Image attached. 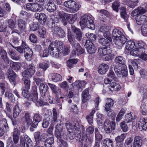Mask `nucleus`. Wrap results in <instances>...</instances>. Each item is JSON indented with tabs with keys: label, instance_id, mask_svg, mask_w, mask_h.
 Wrapping results in <instances>:
<instances>
[{
	"label": "nucleus",
	"instance_id": "nucleus-1",
	"mask_svg": "<svg viewBox=\"0 0 147 147\" xmlns=\"http://www.w3.org/2000/svg\"><path fill=\"white\" fill-rule=\"evenodd\" d=\"M115 61L117 66H118L114 69L116 74L119 76H122L123 77H127L128 72L125 65V59L122 56H119L115 58Z\"/></svg>",
	"mask_w": 147,
	"mask_h": 147
},
{
	"label": "nucleus",
	"instance_id": "nucleus-2",
	"mask_svg": "<svg viewBox=\"0 0 147 147\" xmlns=\"http://www.w3.org/2000/svg\"><path fill=\"white\" fill-rule=\"evenodd\" d=\"M63 42L61 41L53 42L49 47L50 54L55 58L58 57L60 53H61V49L62 48Z\"/></svg>",
	"mask_w": 147,
	"mask_h": 147
},
{
	"label": "nucleus",
	"instance_id": "nucleus-3",
	"mask_svg": "<svg viewBox=\"0 0 147 147\" xmlns=\"http://www.w3.org/2000/svg\"><path fill=\"white\" fill-rule=\"evenodd\" d=\"M80 24L81 27L83 28L87 26L92 30H94L95 28L92 18L87 15H83L81 17Z\"/></svg>",
	"mask_w": 147,
	"mask_h": 147
},
{
	"label": "nucleus",
	"instance_id": "nucleus-4",
	"mask_svg": "<svg viewBox=\"0 0 147 147\" xmlns=\"http://www.w3.org/2000/svg\"><path fill=\"white\" fill-rule=\"evenodd\" d=\"M63 6L67 8V12L73 13L77 12L80 6L75 1L73 0H68L64 2Z\"/></svg>",
	"mask_w": 147,
	"mask_h": 147
},
{
	"label": "nucleus",
	"instance_id": "nucleus-5",
	"mask_svg": "<svg viewBox=\"0 0 147 147\" xmlns=\"http://www.w3.org/2000/svg\"><path fill=\"white\" fill-rule=\"evenodd\" d=\"M144 43L142 42H138L135 45V48L130 52L131 55L134 56L140 55L143 53L145 52Z\"/></svg>",
	"mask_w": 147,
	"mask_h": 147
},
{
	"label": "nucleus",
	"instance_id": "nucleus-6",
	"mask_svg": "<svg viewBox=\"0 0 147 147\" xmlns=\"http://www.w3.org/2000/svg\"><path fill=\"white\" fill-rule=\"evenodd\" d=\"M55 128V134L57 138H63L65 139L67 138L68 133L65 130L63 131V126L61 124H57Z\"/></svg>",
	"mask_w": 147,
	"mask_h": 147
},
{
	"label": "nucleus",
	"instance_id": "nucleus-7",
	"mask_svg": "<svg viewBox=\"0 0 147 147\" xmlns=\"http://www.w3.org/2000/svg\"><path fill=\"white\" fill-rule=\"evenodd\" d=\"M34 135L36 144L40 146L43 145L46 141V138L48 136L47 134L46 133H43L40 135L39 132L35 133Z\"/></svg>",
	"mask_w": 147,
	"mask_h": 147
},
{
	"label": "nucleus",
	"instance_id": "nucleus-8",
	"mask_svg": "<svg viewBox=\"0 0 147 147\" xmlns=\"http://www.w3.org/2000/svg\"><path fill=\"white\" fill-rule=\"evenodd\" d=\"M20 144L18 147H30L32 146V142L30 138L27 135H23L20 138Z\"/></svg>",
	"mask_w": 147,
	"mask_h": 147
},
{
	"label": "nucleus",
	"instance_id": "nucleus-9",
	"mask_svg": "<svg viewBox=\"0 0 147 147\" xmlns=\"http://www.w3.org/2000/svg\"><path fill=\"white\" fill-rule=\"evenodd\" d=\"M65 126L67 131L69 133L72 132L76 133L75 131H80V126L77 122L73 125L70 122H67L65 123Z\"/></svg>",
	"mask_w": 147,
	"mask_h": 147
},
{
	"label": "nucleus",
	"instance_id": "nucleus-10",
	"mask_svg": "<svg viewBox=\"0 0 147 147\" xmlns=\"http://www.w3.org/2000/svg\"><path fill=\"white\" fill-rule=\"evenodd\" d=\"M74 50L72 51L70 56V58L71 57L75 56L76 55H79L82 54L84 53V50L82 49L80 46V44L76 43L74 46H72Z\"/></svg>",
	"mask_w": 147,
	"mask_h": 147
},
{
	"label": "nucleus",
	"instance_id": "nucleus-11",
	"mask_svg": "<svg viewBox=\"0 0 147 147\" xmlns=\"http://www.w3.org/2000/svg\"><path fill=\"white\" fill-rule=\"evenodd\" d=\"M115 124L114 122L111 123L108 120H106L104 123V128L107 133H110L112 130L115 129Z\"/></svg>",
	"mask_w": 147,
	"mask_h": 147
},
{
	"label": "nucleus",
	"instance_id": "nucleus-12",
	"mask_svg": "<svg viewBox=\"0 0 147 147\" xmlns=\"http://www.w3.org/2000/svg\"><path fill=\"white\" fill-rule=\"evenodd\" d=\"M111 47L103 46L98 49V54L100 56L102 57L111 53Z\"/></svg>",
	"mask_w": 147,
	"mask_h": 147
},
{
	"label": "nucleus",
	"instance_id": "nucleus-13",
	"mask_svg": "<svg viewBox=\"0 0 147 147\" xmlns=\"http://www.w3.org/2000/svg\"><path fill=\"white\" fill-rule=\"evenodd\" d=\"M85 47L86 48L87 52L90 54L94 53L97 49L92 42L89 40H86Z\"/></svg>",
	"mask_w": 147,
	"mask_h": 147
},
{
	"label": "nucleus",
	"instance_id": "nucleus-14",
	"mask_svg": "<svg viewBox=\"0 0 147 147\" xmlns=\"http://www.w3.org/2000/svg\"><path fill=\"white\" fill-rule=\"evenodd\" d=\"M139 129L140 130H144L146 131L147 130V119H146L144 118L140 119L138 123ZM137 124H134L133 122H132V125H135Z\"/></svg>",
	"mask_w": 147,
	"mask_h": 147
},
{
	"label": "nucleus",
	"instance_id": "nucleus-15",
	"mask_svg": "<svg viewBox=\"0 0 147 147\" xmlns=\"http://www.w3.org/2000/svg\"><path fill=\"white\" fill-rule=\"evenodd\" d=\"M105 38H101L99 40V42L101 45H104V46L111 47V42L112 40L110 36L109 37H104Z\"/></svg>",
	"mask_w": 147,
	"mask_h": 147
},
{
	"label": "nucleus",
	"instance_id": "nucleus-16",
	"mask_svg": "<svg viewBox=\"0 0 147 147\" xmlns=\"http://www.w3.org/2000/svg\"><path fill=\"white\" fill-rule=\"evenodd\" d=\"M127 39L123 34L120 35L115 40H113L115 44L120 47H121L127 41Z\"/></svg>",
	"mask_w": 147,
	"mask_h": 147
},
{
	"label": "nucleus",
	"instance_id": "nucleus-17",
	"mask_svg": "<svg viewBox=\"0 0 147 147\" xmlns=\"http://www.w3.org/2000/svg\"><path fill=\"white\" fill-rule=\"evenodd\" d=\"M71 28L73 31L74 36L76 39L78 41L81 40L82 37V33L80 29L76 28L74 25H71Z\"/></svg>",
	"mask_w": 147,
	"mask_h": 147
},
{
	"label": "nucleus",
	"instance_id": "nucleus-18",
	"mask_svg": "<svg viewBox=\"0 0 147 147\" xmlns=\"http://www.w3.org/2000/svg\"><path fill=\"white\" fill-rule=\"evenodd\" d=\"M53 33L57 34L60 38H63L66 35L65 31L61 28L55 26L52 29Z\"/></svg>",
	"mask_w": 147,
	"mask_h": 147
},
{
	"label": "nucleus",
	"instance_id": "nucleus-19",
	"mask_svg": "<svg viewBox=\"0 0 147 147\" xmlns=\"http://www.w3.org/2000/svg\"><path fill=\"white\" fill-rule=\"evenodd\" d=\"M49 77L50 79L54 82H59L62 80V76L56 73H51L49 74Z\"/></svg>",
	"mask_w": 147,
	"mask_h": 147
},
{
	"label": "nucleus",
	"instance_id": "nucleus-20",
	"mask_svg": "<svg viewBox=\"0 0 147 147\" xmlns=\"http://www.w3.org/2000/svg\"><path fill=\"white\" fill-rule=\"evenodd\" d=\"M47 4L45 5V7L47 10L50 12H53L56 9V5L51 0H47Z\"/></svg>",
	"mask_w": 147,
	"mask_h": 147
},
{
	"label": "nucleus",
	"instance_id": "nucleus-21",
	"mask_svg": "<svg viewBox=\"0 0 147 147\" xmlns=\"http://www.w3.org/2000/svg\"><path fill=\"white\" fill-rule=\"evenodd\" d=\"M20 131L17 128H15L12 133V137L13 143L17 144L19 141Z\"/></svg>",
	"mask_w": 147,
	"mask_h": 147
},
{
	"label": "nucleus",
	"instance_id": "nucleus-22",
	"mask_svg": "<svg viewBox=\"0 0 147 147\" xmlns=\"http://www.w3.org/2000/svg\"><path fill=\"white\" fill-rule=\"evenodd\" d=\"M100 32L103 34L104 37H109L110 36V28L108 26H103L100 27Z\"/></svg>",
	"mask_w": 147,
	"mask_h": 147
},
{
	"label": "nucleus",
	"instance_id": "nucleus-23",
	"mask_svg": "<svg viewBox=\"0 0 147 147\" xmlns=\"http://www.w3.org/2000/svg\"><path fill=\"white\" fill-rule=\"evenodd\" d=\"M109 68L108 65L106 64L102 63L98 67V72L102 75L105 74Z\"/></svg>",
	"mask_w": 147,
	"mask_h": 147
},
{
	"label": "nucleus",
	"instance_id": "nucleus-24",
	"mask_svg": "<svg viewBox=\"0 0 147 147\" xmlns=\"http://www.w3.org/2000/svg\"><path fill=\"white\" fill-rule=\"evenodd\" d=\"M4 24H5L7 26H8L9 28H10L11 30H13L16 28V22L11 19L6 20L4 22Z\"/></svg>",
	"mask_w": 147,
	"mask_h": 147
},
{
	"label": "nucleus",
	"instance_id": "nucleus-25",
	"mask_svg": "<svg viewBox=\"0 0 147 147\" xmlns=\"http://www.w3.org/2000/svg\"><path fill=\"white\" fill-rule=\"evenodd\" d=\"M27 24L26 22L23 19H20L18 21V27L21 31L26 30Z\"/></svg>",
	"mask_w": 147,
	"mask_h": 147
},
{
	"label": "nucleus",
	"instance_id": "nucleus-26",
	"mask_svg": "<svg viewBox=\"0 0 147 147\" xmlns=\"http://www.w3.org/2000/svg\"><path fill=\"white\" fill-rule=\"evenodd\" d=\"M48 87L46 84L40 83L39 89L41 95L44 97L48 90Z\"/></svg>",
	"mask_w": 147,
	"mask_h": 147
},
{
	"label": "nucleus",
	"instance_id": "nucleus-27",
	"mask_svg": "<svg viewBox=\"0 0 147 147\" xmlns=\"http://www.w3.org/2000/svg\"><path fill=\"white\" fill-rule=\"evenodd\" d=\"M110 88L109 89L111 91H116L119 90L120 88V85L117 84L114 81L112 80L109 84Z\"/></svg>",
	"mask_w": 147,
	"mask_h": 147
},
{
	"label": "nucleus",
	"instance_id": "nucleus-28",
	"mask_svg": "<svg viewBox=\"0 0 147 147\" xmlns=\"http://www.w3.org/2000/svg\"><path fill=\"white\" fill-rule=\"evenodd\" d=\"M136 22L138 24L147 22V16L145 15L139 16L136 18Z\"/></svg>",
	"mask_w": 147,
	"mask_h": 147
},
{
	"label": "nucleus",
	"instance_id": "nucleus-29",
	"mask_svg": "<svg viewBox=\"0 0 147 147\" xmlns=\"http://www.w3.org/2000/svg\"><path fill=\"white\" fill-rule=\"evenodd\" d=\"M48 84L51 89L52 92L56 95L58 96L60 94L61 92V90L57 87L55 85L48 83Z\"/></svg>",
	"mask_w": 147,
	"mask_h": 147
},
{
	"label": "nucleus",
	"instance_id": "nucleus-30",
	"mask_svg": "<svg viewBox=\"0 0 147 147\" xmlns=\"http://www.w3.org/2000/svg\"><path fill=\"white\" fill-rule=\"evenodd\" d=\"M142 141L140 137L139 136H136L134 139L133 147H141Z\"/></svg>",
	"mask_w": 147,
	"mask_h": 147
},
{
	"label": "nucleus",
	"instance_id": "nucleus-31",
	"mask_svg": "<svg viewBox=\"0 0 147 147\" xmlns=\"http://www.w3.org/2000/svg\"><path fill=\"white\" fill-rule=\"evenodd\" d=\"M77 18L76 14L70 15L68 14L66 16V18L69 22L72 24L74 23L77 20Z\"/></svg>",
	"mask_w": 147,
	"mask_h": 147
},
{
	"label": "nucleus",
	"instance_id": "nucleus-32",
	"mask_svg": "<svg viewBox=\"0 0 147 147\" xmlns=\"http://www.w3.org/2000/svg\"><path fill=\"white\" fill-rule=\"evenodd\" d=\"M0 55L5 62L7 64H8L9 62V61L7 57L6 51L3 49H1L0 50Z\"/></svg>",
	"mask_w": 147,
	"mask_h": 147
},
{
	"label": "nucleus",
	"instance_id": "nucleus-33",
	"mask_svg": "<svg viewBox=\"0 0 147 147\" xmlns=\"http://www.w3.org/2000/svg\"><path fill=\"white\" fill-rule=\"evenodd\" d=\"M22 109L18 105H16L13 109V116L14 118H16L20 113Z\"/></svg>",
	"mask_w": 147,
	"mask_h": 147
},
{
	"label": "nucleus",
	"instance_id": "nucleus-34",
	"mask_svg": "<svg viewBox=\"0 0 147 147\" xmlns=\"http://www.w3.org/2000/svg\"><path fill=\"white\" fill-rule=\"evenodd\" d=\"M9 54L12 59L15 60H18L20 58V56L18 54L15 53L12 49H10Z\"/></svg>",
	"mask_w": 147,
	"mask_h": 147
},
{
	"label": "nucleus",
	"instance_id": "nucleus-35",
	"mask_svg": "<svg viewBox=\"0 0 147 147\" xmlns=\"http://www.w3.org/2000/svg\"><path fill=\"white\" fill-rule=\"evenodd\" d=\"M89 98L88 89H85L82 93V101L83 102H87Z\"/></svg>",
	"mask_w": 147,
	"mask_h": 147
},
{
	"label": "nucleus",
	"instance_id": "nucleus-36",
	"mask_svg": "<svg viewBox=\"0 0 147 147\" xmlns=\"http://www.w3.org/2000/svg\"><path fill=\"white\" fill-rule=\"evenodd\" d=\"M113 141L109 138H106L104 141L102 147H113Z\"/></svg>",
	"mask_w": 147,
	"mask_h": 147
},
{
	"label": "nucleus",
	"instance_id": "nucleus-37",
	"mask_svg": "<svg viewBox=\"0 0 147 147\" xmlns=\"http://www.w3.org/2000/svg\"><path fill=\"white\" fill-rule=\"evenodd\" d=\"M123 33L117 29H114L112 31V35L113 40L119 37L120 35L123 34Z\"/></svg>",
	"mask_w": 147,
	"mask_h": 147
},
{
	"label": "nucleus",
	"instance_id": "nucleus-38",
	"mask_svg": "<svg viewBox=\"0 0 147 147\" xmlns=\"http://www.w3.org/2000/svg\"><path fill=\"white\" fill-rule=\"evenodd\" d=\"M35 73V71L33 70L31 71L29 68L25 70L22 73V76L23 77H26L29 78L31 77L32 75H33Z\"/></svg>",
	"mask_w": 147,
	"mask_h": 147
},
{
	"label": "nucleus",
	"instance_id": "nucleus-39",
	"mask_svg": "<svg viewBox=\"0 0 147 147\" xmlns=\"http://www.w3.org/2000/svg\"><path fill=\"white\" fill-rule=\"evenodd\" d=\"M109 15V13L106 10L103 9L100 10L98 14V17L100 20H104Z\"/></svg>",
	"mask_w": 147,
	"mask_h": 147
},
{
	"label": "nucleus",
	"instance_id": "nucleus-40",
	"mask_svg": "<svg viewBox=\"0 0 147 147\" xmlns=\"http://www.w3.org/2000/svg\"><path fill=\"white\" fill-rule=\"evenodd\" d=\"M16 77V74L13 71H10L8 72V78L11 82H14Z\"/></svg>",
	"mask_w": 147,
	"mask_h": 147
},
{
	"label": "nucleus",
	"instance_id": "nucleus-41",
	"mask_svg": "<svg viewBox=\"0 0 147 147\" xmlns=\"http://www.w3.org/2000/svg\"><path fill=\"white\" fill-rule=\"evenodd\" d=\"M86 84V82L84 80L76 81L75 83V86L78 89L84 87Z\"/></svg>",
	"mask_w": 147,
	"mask_h": 147
},
{
	"label": "nucleus",
	"instance_id": "nucleus-42",
	"mask_svg": "<svg viewBox=\"0 0 147 147\" xmlns=\"http://www.w3.org/2000/svg\"><path fill=\"white\" fill-rule=\"evenodd\" d=\"M67 36L68 40L71 45L72 46H74L76 44V41L74 35L68 32Z\"/></svg>",
	"mask_w": 147,
	"mask_h": 147
},
{
	"label": "nucleus",
	"instance_id": "nucleus-43",
	"mask_svg": "<svg viewBox=\"0 0 147 147\" xmlns=\"http://www.w3.org/2000/svg\"><path fill=\"white\" fill-rule=\"evenodd\" d=\"M120 12L121 17L125 20V22H127L128 16L126 12L125 8L124 7L121 8Z\"/></svg>",
	"mask_w": 147,
	"mask_h": 147
},
{
	"label": "nucleus",
	"instance_id": "nucleus-44",
	"mask_svg": "<svg viewBox=\"0 0 147 147\" xmlns=\"http://www.w3.org/2000/svg\"><path fill=\"white\" fill-rule=\"evenodd\" d=\"M135 45V42L134 41L129 40H128L126 44L125 48L127 50L132 49Z\"/></svg>",
	"mask_w": 147,
	"mask_h": 147
},
{
	"label": "nucleus",
	"instance_id": "nucleus-45",
	"mask_svg": "<svg viewBox=\"0 0 147 147\" xmlns=\"http://www.w3.org/2000/svg\"><path fill=\"white\" fill-rule=\"evenodd\" d=\"M142 106L144 109H147V92H145L144 94V98L141 102L140 107Z\"/></svg>",
	"mask_w": 147,
	"mask_h": 147
},
{
	"label": "nucleus",
	"instance_id": "nucleus-46",
	"mask_svg": "<svg viewBox=\"0 0 147 147\" xmlns=\"http://www.w3.org/2000/svg\"><path fill=\"white\" fill-rule=\"evenodd\" d=\"M95 111L94 110H92L90 114L87 116V119L90 124H92L93 122V117Z\"/></svg>",
	"mask_w": 147,
	"mask_h": 147
},
{
	"label": "nucleus",
	"instance_id": "nucleus-47",
	"mask_svg": "<svg viewBox=\"0 0 147 147\" xmlns=\"http://www.w3.org/2000/svg\"><path fill=\"white\" fill-rule=\"evenodd\" d=\"M86 36L88 39L87 40H89L92 42L95 41L96 39V35L93 33L88 32L86 34Z\"/></svg>",
	"mask_w": 147,
	"mask_h": 147
},
{
	"label": "nucleus",
	"instance_id": "nucleus-48",
	"mask_svg": "<svg viewBox=\"0 0 147 147\" xmlns=\"http://www.w3.org/2000/svg\"><path fill=\"white\" fill-rule=\"evenodd\" d=\"M142 24L143 25L141 29L142 34L144 36H147V22L139 25Z\"/></svg>",
	"mask_w": 147,
	"mask_h": 147
},
{
	"label": "nucleus",
	"instance_id": "nucleus-49",
	"mask_svg": "<svg viewBox=\"0 0 147 147\" xmlns=\"http://www.w3.org/2000/svg\"><path fill=\"white\" fill-rule=\"evenodd\" d=\"M4 127L7 131L9 130V127L6 120L5 119H3L0 121V127L2 128Z\"/></svg>",
	"mask_w": 147,
	"mask_h": 147
},
{
	"label": "nucleus",
	"instance_id": "nucleus-50",
	"mask_svg": "<svg viewBox=\"0 0 147 147\" xmlns=\"http://www.w3.org/2000/svg\"><path fill=\"white\" fill-rule=\"evenodd\" d=\"M127 134H122L120 136L116 137L115 138V140L117 144L121 143L124 140Z\"/></svg>",
	"mask_w": 147,
	"mask_h": 147
},
{
	"label": "nucleus",
	"instance_id": "nucleus-51",
	"mask_svg": "<svg viewBox=\"0 0 147 147\" xmlns=\"http://www.w3.org/2000/svg\"><path fill=\"white\" fill-rule=\"evenodd\" d=\"M70 110L71 112L77 114L78 112V109L77 105L76 104H70L69 105Z\"/></svg>",
	"mask_w": 147,
	"mask_h": 147
},
{
	"label": "nucleus",
	"instance_id": "nucleus-52",
	"mask_svg": "<svg viewBox=\"0 0 147 147\" xmlns=\"http://www.w3.org/2000/svg\"><path fill=\"white\" fill-rule=\"evenodd\" d=\"M39 3H34L33 7V11L34 12H40L42 11L43 8L41 5H39Z\"/></svg>",
	"mask_w": 147,
	"mask_h": 147
},
{
	"label": "nucleus",
	"instance_id": "nucleus-53",
	"mask_svg": "<svg viewBox=\"0 0 147 147\" xmlns=\"http://www.w3.org/2000/svg\"><path fill=\"white\" fill-rule=\"evenodd\" d=\"M120 6V3L119 0H116L112 4V7L113 10L116 12L118 11V7Z\"/></svg>",
	"mask_w": 147,
	"mask_h": 147
},
{
	"label": "nucleus",
	"instance_id": "nucleus-54",
	"mask_svg": "<svg viewBox=\"0 0 147 147\" xmlns=\"http://www.w3.org/2000/svg\"><path fill=\"white\" fill-rule=\"evenodd\" d=\"M39 24L38 22H33L30 25V29L31 30L35 31L38 29Z\"/></svg>",
	"mask_w": 147,
	"mask_h": 147
},
{
	"label": "nucleus",
	"instance_id": "nucleus-55",
	"mask_svg": "<svg viewBox=\"0 0 147 147\" xmlns=\"http://www.w3.org/2000/svg\"><path fill=\"white\" fill-rule=\"evenodd\" d=\"M128 6L131 8H134L136 6L139 2V0H129Z\"/></svg>",
	"mask_w": 147,
	"mask_h": 147
},
{
	"label": "nucleus",
	"instance_id": "nucleus-56",
	"mask_svg": "<svg viewBox=\"0 0 147 147\" xmlns=\"http://www.w3.org/2000/svg\"><path fill=\"white\" fill-rule=\"evenodd\" d=\"M96 140L97 141H100L102 138V136L98 131V129L96 128L95 131Z\"/></svg>",
	"mask_w": 147,
	"mask_h": 147
},
{
	"label": "nucleus",
	"instance_id": "nucleus-57",
	"mask_svg": "<svg viewBox=\"0 0 147 147\" xmlns=\"http://www.w3.org/2000/svg\"><path fill=\"white\" fill-rule=\"evenodd\" d=\"M61 53L65 55H67L70 52V49L68 47L66 46H65L63 48V45H62V48L61 49Z\"/></svg>",
	"mask_w": 147,
	"mask_h": 147
},
{
	"label": "nucleus",
	"instance_id": "nucleus-58",
	"mask_svg": "<svg viewBox=\"0 0 147 147\" xmlns=\"http://www.w3.org/2000/svg\"><path fill=\"white\" fill-rule=\"evenodd\" d=\"M59 86L65 90H67L69 88V85L66 81H64L59 84Z\"/></svg>",
	"mask_w": 147,
	"mask_h": 147
},
{
	"label": "nucleus",
	"instance_id": "nucleus-59",
	"mask_svg": "<svg viewBox=\"0 0 147 147\" xmlns=\"http://www.w3.org/2000/svg\"><path fill=\"white\" fill-rule=\"evenodd\" d=\"M22 80L24 81L26 89H29L30 86V81L28 79V78L24 77L22 78Z\"/></svg>",
	"mask_w": 147,
	"mask_h": 147
},
{
	"label": "nucleus",
	"instance_id": "nucleus-60",
	"mask_svg": "<svg viewBox=\"0 0 147 147\" xmlns=\"http://www.w3.org/2000/svg\"><path fill=\"white\" fill-rule=\"evenodd\" d=\"M28 99L30 101H32L35 103L38 100V94H32L29 96Z\"/></svg>",
	"mask_w": 147,
	"mask_h": 147
},
{
	"label": "nucleus",
	"instance_id": "nucleus-61",
	"mask_svg": "<svg viewBox=\"0 0 147 147\" xmlns=\"http://www.w3.org/2000/svg\"><path fill=\"white\" fill-rule=\"evenodd\" d=\"M38 66L40 68L43 69L44 71H46L49 67L48 64L44 62L40 63Z\"/></svg>",
	"mask_w": 147,
	"mask_h": 147
},
{
	"label": "nucleus",
	"instance_id": "nucleus-62",
	"mask_svg": "<svg viewBox=\"0 0 147 147\" xmlns=\"http://www.w3.org/2000/svg\"><path fill=\"white\" fill-rule=\"evenodd\" d=\"M120 125L123 131L124 132H126L128 129V127L125 121H123L120 123Z\"/></svg>",
	"mask_w": 147,
	"mask_h": 147
},
{
	"label": "nucleus",
	"instance_id": "nucleus-63",
	"mask_svg": "<svg viewBox=\"0 0 147 147\" xmlns=\"http://www.w3.org/2000/svg\"><path fill=\"white\" fill-rule=\"evenodd\" d=\"M39 36L42 38H44V35L46 33L45 29L44 27H41L38 31Z\"/></svg>",
	"mask_w": 147,
	"mask_h": 147
},
{
	"label": "nucleus",
	"instance_id": "nucleus-64",
	"mask_svg": "<svg viewBox=\"0 0 147 147\" xmlns=\"http://www.w3.org/2000/svg\"><path fill=\"white\" fill-rule=\"evenodd\" d=\"M97 120L98 124H102V120L103 118V115L98 113L96 114Z\"/></svg>",
	"mask_w": 147,
	"mask_h": 147
}]
</instances>
